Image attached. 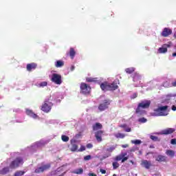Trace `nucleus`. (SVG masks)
<instances>
[{
    "label": "nucleus",
    "mask_w": 176,
    "mask_h": 176,
    "mask_svg": "<svg viewBox=\"0 0 176 176\" xmlns=\"http://www.w3.org/2000/svg\"><path fill=\"white\" fill-rule=\"evenodd\" d=\"M61 140H62V141H63V142H68L69 141V137H68L65 135H63L61 136Z\"/></svg>",
    "instance_id": "obj_29"
},
{
    "label": "nucleus",
    "mask_w": 176,
    "mask_h": 176,
    "mask_svg": "<svg viewBox=\"0 0 176 176\" xmlns=\"http://www.w3.org/2000/svg\"><path fill=\"white\" fill-rule=\"evenodd\" d=\"M115 149H116V147L113 146H111V147L107 148V151L111 153V152H113V151H115Z\"/></svg>",
    "instance_id": "obj_34"
},
{
    "label": "nucleus",
    "mask_w": 176,
    "mask_h": 176,
    "mask_svg": "<svg viewBox=\"0 0 176 176\" xmlns=\"http://www.w3.org/2000/svg\"><path fill=\"white\" fill-rule=\"evenodd\" d=\"M109 105H111V100L106 99L99 104L98 109L100 112H102L103 111H105V109H108V108H109Z\"/></svg>",
    "instance_id": "obj_8"
},
{
    "label": "nucleus",
    "mask_w": 176,
    "mask_h": 176,
    "mask_svg": "<svg viewBox=\"0 0 176 176\" xmlns=\"http://www.w3.org/2000/svg\"><path fill=\"white\" fill-rule=\"evenodd\" d=\"M175 131V129L173 128H168L162 131V134L164 135H168V134H173Z\"/></svg>",
    "instance_id": "obj_15"
},
{
    "label": "nucleus",
    "mask_w": 176,
    "mask_h": 176,
    "mask_svg": "<svg viewBox=\"0 0 176 176\" xmlns=\"http://www.w3.org/2000/svg\"><path fill=\"white\" fill-rule=\"evenodd\" d=\"M122 148H129V144H122Z\"/></svg>",
    "instance_id": "obj_46"
},
{
    "label": "nucleus",
    "mask_w": 176,
    "mask_h": 176,
    "mask_svg": "<svg viewBox=\"0 0 176 176\" xmlns=\"http://www.w3.org/2000/svg\"><path fill=\"white\" fill-rule=\"evenodd\" d=\"M157 162H166V157L164 155H158L156 158Z\"/></svg>",
    "instance_id": "obj_25"
},
{
    "label": "nucleus",
    "mask_w": 176,
    "mask_h": 176,
    "mask_svg": "<svg viewBox=\"0 0 176 176\" xmlns=\"http://www.w3.org/2000/svg\"><path fill=\"white\" fill-rule=\"evenodd\" d=\"M171 145H176V139H172L170 140Z\"/></svg>",
    "instance_id": "obj_39"
},
{
    "label": "nucleus",
    "mask_w": 176,
    "mask_h": 176,
    "mask_svg": "<svg viewBox=\"0 0 176 176\" xmlns=\"http://www.w3.org/2000/svg\"><path fill=\"white\" fill-rule=\"evenodd\" d=\"M37 67H38V65L36 63H28L27 65L26 69L29 72H31V71H32V69H36Z\"/></svg>",
    "instance_id": "obj_13"
},
{
    "label": "nucleus",
    "mask_w": 176,
    "mask_h": 176,
    "mask_svg": "<svg viewBox=\"0 0 176 176\" xmlns=\"http://www.w3.org/2000/svg\"><path fill=\"white\" fill-rule=\"evenodd\" d=\"M135 69L133 67H129L125 69L126 74H133L134 72Z\"/></svg>",
    "instance_id": "obj_30"
},
{
    "label": "nucleus",
    "mask_w": 176,
    "mask_h": 176,
    "mask_svg": "<svg viewBox=\"0 0 176 176\" xmlns=\"http://www.w3.org/2000/svg\"><path fill=\"white\" fill-rule=\"evenodd\" d=\"M88 175L89 176H97V175H96V173H89Z\"/></svg>",
    "instance_id": "obj_48"
},
{
    "label": "nucleus",
    "mask_w": 176,
    "mask_h": 176,
    "mask_svg": "<svg viewBox=\"0 0 176 176\" xmlns=\"http://www.w3.org/2000/svg\"><path fill=\"white\" fill-rule=\"evenodd\" d=\"M146 118H142L139 119V122H140L141 123H146Z\"/></svg>",
    "instance_id": "obj_37"
},
{
    "label": "nucleus",
    "mask_w": 176,
    "mask_h": 176,
    "mask_svg": "<svg viewBox=\"0 0 176 176\" xmlns=\"http://www.w3.org/2000/svg\"><path fill=\"white\" fill-rule=\"evenodd\" d=\"M74 69H75V66H72L71 67V71H74Z\"/></svg>",
    "instance_id": "obj_51"
},
{
    "label": "nucleus",
    "mask_w": 176,
    "mask_h": 176,
    "mask_svg": "<svg viewBox=\"0 0 176 176\" xmlns=\"http://www.w3.org/2000/svg\"><path fill=\"white\" fill-rule=\"evenodd\" d=\"M116 138H124L126 137V135H124V133H116L114 134Z\"/></svg>",
    "instance_id": "obj_28"
},
{
    "label": "nucleus",
    "mask_w": 176,
    "mask_h": 176,
    "mask_svg": "<svg viewBox=\"0 0 176 176\" xmlns=\"http://www.w3.org/2000/svg\"><path fill=\"white\" fill-rule=\"evenodd\" d=\"M26 113L28 116H30V118H33V119H37L38 118V115L33 113L32 110H26Z\"/></svg>",
    "instance_id": "obj_18"
},
{
    "label": "nucleus",
    "mask_w": 176,
    "mask_h": 176,
    "mask_svg": "<svg viewBox=\"0 0 176 176\" xmlns=\"http://www.w3.org/2000/svg\"><path fill=\"white\" fill-rule=\"evenodd\" d=\"M172 111H176V106L175 105L172 106Z\"/></svg>",
    "instance_id": "obj_47"
},
{
    "label": "nucleus",
    "mask_w": 176,
    "mask_h": 176,
    "mask_svg": "<svg viewBox=\"0 0 176 176\" xmlns=\"http://www.w3.org/2000/svg\"><path fill=\"white\" fill-rule=\"evenodd\" d=\"M10 166L3 168L1 170H0V175H6V174L10 171Z\"/></svg>",
    "instance_id": "obj_20"
},
{
    "label": "nucleus",
    "mask_w": 176,
    "mask_h": 176,
    "mask_svg": "<svg viewBox=\"0 0 176 176\" xmlns=\"http://www.w3.org/2000/svg\"><path fill=\"white\" fill-rule=\"evenodd\" d=\"M86 82H98V80H97V78H91V77H87L86 78Z\"/></svg>",
    "instance_id": "obj_26"
},
{
    "label": "nucleus",
    "mask_w": 176,
    "mask_h": 176,
    "mask_svg": "<svg viewBox=\"0 0 176 176\" xmlns=\"http://www.w3.org/2000/svg\"><path fill=\"white\" fill-rule=\"evenodd\" d=\"M100 171L102 173V174H107V170H104L102 168H100Z\"/></svg>",
    "instance_id": "obj_44"
},
{
    "label": "nucleus",
    "mask_w": 176,
    "mask_h": 176,
    "mask_svg": "<svg viewBox=\"0 0 176 176\" xmlns=\"http://www.w3.org/2000/svg\"><path fill=\"white\" fill-rule=\"evenodd\" d=\"M102 134H104V131L99 130L95 133V138L98 142H101L102 141Z\"/></svg>",
    "instance_id": "obj_12"
},
{
    "label": "nucleus",
    "mask_w": 176,
    "mask_h": 176,
    "mask_svg": "<svg viewBox=\"0 0 176 176\" xmlns=\"http://www.w3.org/2000/svg\"><path fill=\"white\" fill-rule=\"evenodd\" d=\"M125 131H126V133H130V131H131V128H126V129H125Z\"/></svg>",
    "instance_id": "obj_45"
},
{
    "label": "nucleus",
    "mask_w": 176,
    "mask_h": 176,
    "mask_svg": "<svg viewBox=\"0 0 176 176\" xmlns=\"http://www.w3.org/2000/svg\"><path fill=\"white\" fill-rule=\"evenodd\" d=\"M122 158L123 157L122 156V155H120L116 157V162H120V160H122Z\"/></svg>",
    "instance_id": "obj_36"
},
{
    "label": "nucleus",
    "mask_w": 176,
    "mask_h": 176,
    "mask_svg": "<svg viewBox=\"0 0 176 176\" xmlns=\"http://www.w3.org/2000/svg\"><path fill=\"white\" fill-rule=\"evenodd\" d=\"M47 86V82L43 81L38 84V87H45Z\"/></svg>",
    "instance_id": "obj_33"
},
{
    "label": "nucleus",
    "mask_w": 176,
    "mask_h": 176,
    "mask_svg": "<svg viewBox=\"0 0 176 176\" xmlns=\"http://www.w3.org/2000/svg\"><path fill=\"white\" fill-rule=\"evenodd\" d=\"M91 159V155H87L84 157V160H90Z\"/></svg>",
    "instance_id": "obj_41"
},
{
    "label": "nucleus",
    "mask_w": 176,
    "mask_h": 176,
    "mask_svg": "<svg viewBox=\"0 0 176 176\" xmlns=\"http://www.w3.org/2000/svg\"><path fill=\"white\" fill-rule=\"evenodd\" d=\"M129 160V157H123L122 159V163H124V162H126V160Z\"/></svg>",
    "instance_id": "obj_42"
},
{
    "label": "nucleus",
    "mask_w": 176,
    "mask_h": 176,
    "mask_svg": "<svg viewBox=\"0 0 176 176\" xmlns=\"http://www.w3.org/2000/svg\"><path fill=\"white\" fill-rule=\"evenodd\" d=\"M70 151L72 152H76V151H78V144H76V140H71Z\"/></svg>",
    "instance_id": "obj_16"
},
{
    "label": "nucleus",
    "mask_w": 176,
    "mask_h": 176,
    "mask_svg": "<svg viewBox=\"0 0 176 176\" xmlns=\"http://www.w3.org/2000/svg\"><path fill=\"white\" fill-rule=\"evenodd\" d=\"M166 154L168 156H170V157H174V156L175 155V152H174V151L173 150H167Z\"/></svg>",
    "instance_id": "obj_24"
},
{
    "label": "nucleus",
    "mask_w": 176,
    "mask_h": 176,
    "mask_svg": "<svg viewBox=\"0 0 176 176\" xmlns=\"http://www.w3.org/2000/svg\"><path fill=\"white\" fill-rule=\"evenodd\" d=\"M25 174V171L23 170H17L16 172L14 173V176H22Z\"/></svg>",
    "instance_id": "obj_27"
},
{
    "label": "nucleus",
    "mask_w": 176,
    "mask_h": 176,
    "mask_svg": "<svg viewBox=\"0 0 176 176\" xmlns=\"http://www.w3.org/2000/svg\"><path fill=\"white\" fill-rule=\"evenodd\" d=\"M168 47H171V43H168V44H164L162 45V47L158 49V53L160 54H164V53H167Z\"/></svg>",
    "instance_id": "obj_10"
},
{
    "label": "nucleus",
    "mask_w": 176,
    "mask_h": 176,
    "mask_svg": "<svg viewBox=\"0 0 176 176\" xmlns=\"http://www.w3.org/2000/svg\"><path fill=\"white\" fill-rule=\"evenodd\" d=\"M120 127H121L122 129H126V127H127V124H121L120 125Z\"/></svg>",
    "instance_id": "obj_43"
},
{
    "label": "nucleus",
    "mask_w": 176,
    "mask_h": 176,
    "mask_svg": "<svg viewBox=\"0 0 176 176\" xmlns=\"http://www.w3.org/2000/svg\"><path fill=\"white\" fill-rule=\"evenodd\" d=\"M173 57H176V52H174L173 54H172Z\"/></svg>",
    "instance_id": "obj_53"
},
{
    "label": "nucleus",
    "mask_w": 176,
    "mask_h": 176,
    "mask_svg": "<svg viewBox=\"0 0 176 176\" xmlns=\"http://www.w3.org/2000/svg\"><path fill=\"white\" fill-rule=\"evenodd\" d=\"M171 34H173V30L168 28H165L161 33V35L164 36V38H167V36L171 35Z\"/></svg>",
    "instance_id": "obj_11"
},
{
    "label": "nucleus",
    "mask_w": 176,
    "mask_h": 176,
    "mask_svg": "<svg viewBox=\"0 0 176 176\" xmlns=\"http://www.w3.org/2000/svg\"><path fill=\"white\" fill-rule=\"evenodd\" d=\"M141 165L143 166V167H144L147 170H149V168H151V167H152V162H151V161H148V160H142Z\"/></svg>",
    "instance_id": "obj_14"
},
{
    "label": "nucleus",
    "mask_w": 176,
    "mask_h": 176,
    "mask_svg": "<svg viewBox=\"0 0 176 176\" xmlns=\"http://www.w3.org/2000/svg\"><path fill=\"white\" fill-rule=\"evenodd\" d=\"M174 38L176 39V32L174 34Z\"/></svg>",
    "instance_id": "obj_54"
},
{
    "label": "nucleus",
    "mask_w": 176,
    "mask_h": 176,
    "mask_svg": "<svg viewBox=\"0 0 176 176\" xmlns=\"http://www.w3.org/2000/svg\"><path fill=\"white\" fill-rule=\"evenodd\" d=\"M87 148L88 149H91V148H93V144L91 143H89L87 144Z\"/></svg>",
    "instance_id": "obj_40"
},
{
    "label": "nucleus",
    "mask_w": 176,
    "mask_h": 176,
    "mask_svg": "<svg viewBox=\"0 0 176 176\" xmlns=\"http://www.w3.org/2000/svg\"><path fill=\"white\" fill-rule=\"evenodd\" d=\"M83 151H86V147H85V146H81L80 149L78 150V152H83Z\"/></svg>",
    "instance_id": "obj_38"
},
{
    "label": "nucleus",
    "mask_w": 176,
    "mask_h": 176,
    "mask_svg": "<svg viewBox=\"0 0 176 176\" xmlns=\"http://www.w3.org/2000/svg\"><path fill=\"white\" fill-rule=\"evenodd\" d=\"M72 174H77L78 175H80L83 174V168H77L73 171H72Z\"/></svg>",
    "instance_id": "obj_22"
},
{
    "label": "nucleus",
    "mask_w": 176,
    "mask_h": 176,
    "mask_svg": "<svg viewBox=\"0 0 176 176\" xmlns=\"http://www.w3.org/2000/svg\"><path fill=\"white\" fill-rule=\"evenodd\" d=\"M151 107V100H142L138 104L137 109H135L136 113H140L141 112V108L142 109H146Z\"/></svg>",
    "instance_id": "obj_3"
},
{
    "label": "nucleus",
    "mask_w": 176,
    "mask_h": 176,
    "mask_svg": "<svg viewBox=\"0 0 176 176\" xmlns=\"http://www.w3.org/2000/svg\"><path fill=\"white\" fill-rule=\"evenodd\" d=\"M109 156H111V154H109L108 155H106L105 157H104V159H107V157H109Z\"/></svg>",
    "instance_id": "obj_52"
},
{
    "label": "nucleus",
    "mask_w": 176,
    "mask_h": 176,
    "mask_svg": "<svg viewBox=\"0 0 176 176\" xmlns=\"http://www.w3.org/2000/svg\"><path fill=\"white\" fill-rule=\"evenodd\" d=\"M80 89L82 94H90L91 91V87H90V85L86 84L85 82H82L80 84Z\"/></svg>",
    "instance_id": "obj_7"
},
{
    "label": "nucleus",
    "mask_w": 176,
    "mask_h": 176,
    "mask_svg": "<svg viewBox=\"0 0 176 176\" xmlns=\"http://www.w3.org/2000/svg\"><path fill=\"white\" fill-rule=\"evenodd\" d=\"M126 155H127V153H124L121 154V156L122 157H124V156H126Z\"/></svg>",
    "instance_id": "obj_49"
},
{
    "label": "nucleus",
    "mask_w": 176,
    "mask_h": 176,
    "mask_svg": "<svg viewBox=\"0 0 176 176\" xmlns=\"http://www.w3.org/2000/svg\"><path fill=\"white\" fill-rule=\"evenodd\" d=\"M113 176H117L116 174H113Z\"/></svg>",
    "instance_id": "obj_55"
},
{
    "label": "nucleus",
    "mask_w": 176,
    "mask_h": 176,
    "mask_svg": "<svg viewBox=\"0 0 176 176\" xmlns=\"http://www.w3.org/2000/svg\"><path fill=\"white\" fill-rule=\"evenodd\" d=\"M151 140H152L153 141H159V138H157V136H155V135H151L150 136Z\"/></svg>",
    "instance_id": "obj_35"
},
{
    "label": "nucleus",
    "mask_w": 176,
    "mask_h": 176,
    "mask_svg": "<svg viewBox=\"0 0 176 176\" xmlns=\"http://www.w3.org/2000/svg\"><path fill=\"white\" fill-rule=\"evenodd\" d=\"M23 163H24L23 158L18 157L10 164V168L14 170L23 165Z\"/></svg>",
    "instance_id": "obj_4"
},
{
    "label": "nucleus",
    "mask_w": 176,
    "mask_h": 176,
    "mask_svg": "<svg viewBox=\"0 0 176 176\" xmlns=\"http://www.w3.org/2000/svg\"><path fill=\"white\" fill-rule=\"evenodd\" d=\"M113 170H116V168H119V163L118 162H113Z\"/></svg>",
    "instance_id": "obj_32"
},
{
    "label": "nucleus",
    "mask_w": 176,
    "mask_h": 176,
    "mask_svg": "<svg viewBox=\"0 0 176 176\" xmlns=\"http://www.w3.org/2000/svg\"><path fill=\"white\" fill-rule=\"evenodd\" d=\"M76 54V52H75V50L74 48L71 47L69 50V55L70 58H72V60H74Z\"/></svg>",
    "instance_id": "obj_21"
},
{
    "label": "nucleus",
    "mask_w": 176,
    "mask_h": 176,
    "mask_svg": "<svg viewBox=\"0 0 176 176\" xmlns=\"http://www.w3.org/2000/svg\"><path fill=\"white\" fill-rule=\"evenodd\" d=\"M51 80L56 85H61V83L63 82V81L61 80V75L58 74H53Z\"/></svg>",
    "instance_id": "obj_9"
},
{
    "label": "nucleus",
    "mask_w": 176,
    "mask_h": 176,
    "mask_svg": "<svg viewBox=\"0 0 176 176\" xmlns=\"http://www.w3.org/2000/svg\"><path fill=\"white\" fill-rule=\"evenodd\" d=\"M52 107H53V103L50 102V100L45 99L44 103L41 106V111L45 112V113H49V111H52Z\"/></svg>",
    "instance_id": "obj_5"
},
{
    "label": "nucleus",
    "mask_w": 176,
    "mask_h": 176,
    "mask_svg": "<svg viewBox=\"0 0 176 176\" xmlns=\"http://www.w3.org/2000/svg\"><path fill=\"white\" fill-rule=\"evenodd\" d=\"M167 109H168V106L167 105L159 107L154 110L155 116H167V115H168Z\"/></svg>",
    "instance_id": "obj_2"
},
{
    "label": "nucleus",
    "mask_w": 176,
    "mask_h": 176,
    "mask_svg": "<svg viewBox=\"0 0 176 176\" xmlns=\"http://www.w3.org/2000/svg\"><path fill=\"white\" fill-rule=\"evenodd\" d=\"M142 142L140 140H131V144H134L135 145H140Z\"/></svg>",
    "instance_id": "obj_31"
},
{
    "label": "nucleus",
    "mask_w": 176,
    "mask_h": 176,
    "mask_svg": "<svg viewBox=\"0 0 176 176\" xmlns=\"http://www.w3.org/2000/svg\"><path fill=\"white\" fill-rule=\"evenodd\" d=\"M55 67L56 68H61V67H64V61L56 60V62L55 63Z\"/></svg>",
    "instance_id": "obj_23"
},
{
    "label": "nucleus",
    "mask_w": 176,
    "mask_h": 176,
    "mask_svg": "<svg viewBox=\"0 0 176 176\" xmlns=\"http://www.w3.org/2000/svg\"><path fill=\"white\" fill-rule=\"evenodd\" d=\"M130 152H135V148H131Z\"/></svg>",
    "instance_id": "obj_50"
},
{
    "label": "nucleus",
    "mask_w": 176,
    "mask_h": 176,
    "mask_svg": "<svg viewBox=\"0 0 176 176\" xmlns=\"http://www.w3.org/2000/svg\"><path fill=\"white\" fill-rule=\"evenodd\" d=\"M100 89L102 91H114L118 90L119 86H118V81L115 80L111 83L108 82H104L100 84Z\"/></svg>",
    "instance_id": "obj_1"
},
{
    "label": "nucleus",
    "mask_w": 176,
    "mask_h": 176,
    "mask_svg": "<svg viewBox=\"0 0 176 176\" xmlns=\"http://www.w3.org/2000/svg\"><path fill=\"white\" fill-rule=\"evenodd\" d=\"M52 165L50 164H42L41 166L37 167L34 173L36 174H41V173H45V171H47V170H50Z\"/></svg>",
    "instance_id": "obj_6"
},
{
    "label": "nucleus",
    "mask_w": 176,
    "mask_h": 176,
    "mask_svg": "<svg viewBox=\"0 0 176 176\" xmlns=\"http://www.w3.org/2000/svg\"><path fill=\"white\" fill-rule=\"evenodd\" d=\"M102 129V124L100 122H96L92 126L93 131H98Z\"/></svg>",
    "instance_id": "obj_17"
},
{
    "label": "nucleus",
    "mask_w": 176,
    "mask_h": 176,
    "mask_svg": "<svg viewBox=\"0 0 176 176\" xmlns=\"http://www.w3.org/2000/svg\"><path fill=\"white\" fill-rule=\"evenodd\" d=\"M26 113L28 116H30V118H33V119H37L38 118V115L33 113L32 110H26Z\"/></svg>",
    "instance_id": "obj_19"
}]
</instances>
